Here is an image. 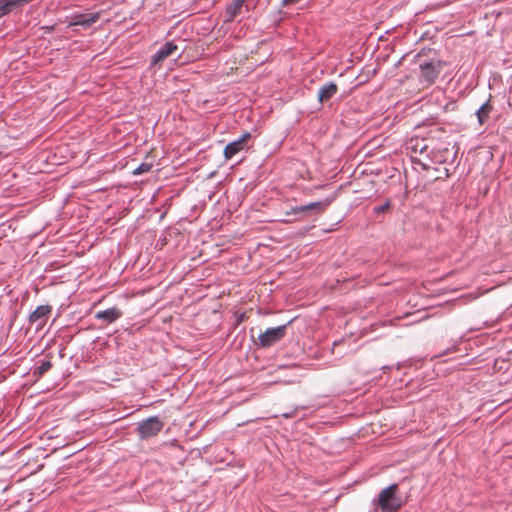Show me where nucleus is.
<instances>
[{"label": "nucleus", "instance_id": "obj_1", "mask_svg": "<svg viewBox=\"0 0 512 512\" xmlns=\"http://www.w3.org/2000/svg\"><path fill=\"white\" fill-rule=\"evenodd\" d=\"M397 489V484H392L380 492L377 505L382 512H395L402 506L401 498L396 495Z\"/></svg>", "mask_w": 512, "mask_h": 512}, {"label": "nucleus", "instance_id": "obj_2", "mask_svg": "<svg viewBox=\"0 0 512 512\" xmlns=\"http://www.w3.org/2000/svg\"><path fill=\"white\" fill-rule=\"evenodd\" d=\"M286 333V325L268 328L265 332L259 335V344L266 348L280 341Z\"/></svg>", "mask_w": 512, "mask_h": 512}, {"label": "nucleus", "instance_id": "obj_3", "mask_svg": "<svg viewBox=\"0 0 512 512\" xmlns=\"http://www.w3.org/2000/svg\"><path fill=\"white\" fill-rule=\"evenodd\" d=\"M442 66L443 63L440 61H431L421 64V79L428 85L434 83L442 70Z\"/></svg>", "mask_w": 512, "mask_h": 512}, {"label": "nucleus", "instance_id": "obj_4", "mask_svg": "<svg viewBox=\"0 0 512 512\" xmlns=\"http://www.w3.org/2000/svg\"><path fill=\"white\" fill-rule=\"evenodd\" d=\"M163 427L157 417H151L139 424L138 431L142 438H149L156 435Z\"/></svg>", "mask_w": 512, "mask_h": 512}, {"label": "nucleus", "instance_id": "obj_5", "mask_svg": "<svg viewBox=\"0 0 512 512\" xmlns=\"http://www.w3.org/2000/svg\"><path fill=\"white\" fill-rule=\"evenodd\" d=\"M51 313V307L48 305L38 306L30 315V322L36 325L37 328L42 327Z\"/></svg>", "mask_w": 512, "mask_h": 512}, {"label": "nucleus", "instance_id": "obj_6", "mask_svg": "<svg viewBox=\"0 0 512 512\" xmlns=\"http://www.w3.org/2000/svg\"><path fill=\"white\" fill-rule=\"evenodd\" d=\"M250 138L249 133H245L241 138L229 143L224 149L226 159L232 158L235 154L244 148L245 142Z\"/></svg>", "mask_w": 512, "mask_h": 512}, {"label": "nucleus", "instance_id": "obj_7", "mask_svg": "<svg viewBox=\"0 0 512 512\" xmlns=\"http://www.w3.org/2000/svg\"><path fill=\"white\" fill-rule=\"evenodd\" d=\"M177 49H178L177 45H175L173 42L166 43L153 56L152 64L156 65L157 63L163 61L165 58L173 55L177 51Z\"/></svg>", "mask_w": 512, "mask_h": 512}, {"label": "nucleus", "instance_id": "obj_8", "mask_svg": "<svg viewBox=\"0 0 512 512\" xmlns=\"http://www.w3.org/2000/svg\"><path fill=\"white\" fill-rule=\"evenodd\" d=\"M121 316V312L117 308H110L104 311H98L95 315L97 319L112 323Z\"/></svg>", "mask_w": 512, "mask_h": 512}, {"label": "nucleus", "instance_id": "obj_9", "mask_svg": "<svg viewBox=\"0 0 512 512\" xmlns=\"http://www.w3.org/2000/svg\"><path fill=\"white\" fill-rule=\"evenodd\" d=\"M99 18L98 13H90L86 15H79L75 18V20L71 23V25H79L83 27H88L94 24Z\"/></svg>", "mask_w": 512, "mask_h": 512}, {"label": "nucleus", "instance_id": "obj_10", "mask_svg": "<svg viewBox=\"0 0 512 512\" xmlns=\"http://www.w3.org/2000/svg\"><path fill=\"white\" fill-rule=\"evenodd\" d=\"M337 92V86L333 83L326 84L319 89L318 98L320 102L327 101Z\"/></svg>", "mask_w": 512, "mask_h": 512}, {"label": "nucleus", "instance_id": "obj_11", "mask_svg": "<svg viewBox=\"0 0 512 512\" xmlns=\"http://www.w3.org/2000/svg\"><path fill=\"white\" fill-rule=\"evenodd\" d=\"M246 0H233L232 3L227 8V13L229 15V20H232L236 17Z\"/></svg>", "mask_w": 512, "mask_h": 512}, {"label": "nucleus", "instance_id": "obj_12", "mask_svg": "<svg viewBox=\"0 0 512 512\" xmlns=\"http://www.w3.org/2000/svg\"><path fill=\"white\" fill-rule=\"evenodd\" d=\"M491 109V105L486 102L477 110L476 115L480 124H483L486 121L491 112Z\"/></svg>", "mask_w": 512, "mask_h": 512}, {"label": "nucleus", "instance_id": "obj_13", "mask_svg": "<svg viewBox=\"0 0 512 512\" xmlns=\"http://www.w3.org/2000/svg\"><path fill=\"white\" fill-rule=\"evenodd\" d=\"M326 206H327V204H324L322 202H312L308 205H304V206L295 208V212H306V211H310V210L322 211Z\"/></svg>", "mask_w": 512, "mask_h": 512}, {"label": "nucleus", "instance_id": "obj_14", "mask_svg": "<svg viewBox=\"0 0 512 512\" xmlns=\"http://www.w3.org/2000/svg\"><path fill=\"white\" fill-rule=\"evenodd\" d=\"M152 165L149 163H142L137 168L133 170V175L138 176L143 173L148 172L151 169Z\"/></svg>", "mask_w": 512, "mask_h": 512}, {"label": "nucleus", "instance_id": "obj_15", "mask_svg": "<svg viewBox=\"0 0 512 512\" xmlns=\"http://www.w3.org/2000/svg\"><path fill=\"white\" fill-rule=\"evenodd\" d=\"M50 367H51L50 362H44V363H42V365L40 366V368H39V369H40V372H41V373H44V372H46L47 370H49V369H50Z\"/></svg>", "mask_w": 512, "mask_h": 512}, {"label": "nucleus", "instance_id": "obj_16", "mask_svg": "<svg viewBox=\"0 0 512 512\" xmlns=\"http://www.w3.org/2000/svg\"><path fill=\"white\" fill-rule=\"evenodd\" d=\"M388 207H389V203H386V204H384L383 206H380V207L376 208V211H377V212H383V211H385Z\"/></svg>", "mask_w": 512, "mask_h": 512}, {"label": "nucleus", "instance_id": "obj_17", "mask_svg": "<svg viewBox=\"0 0 512 512\" xmlns=\"http://www.w3.org/2000/svg\"><path fill=\"white\" fill-rule=\"evenodd\" d=\"M300 0H283V3L284 4H293V3H297L299 2Z\"/></svg>", "mask_w": 512, "mask_h": 512}]
</instances>
